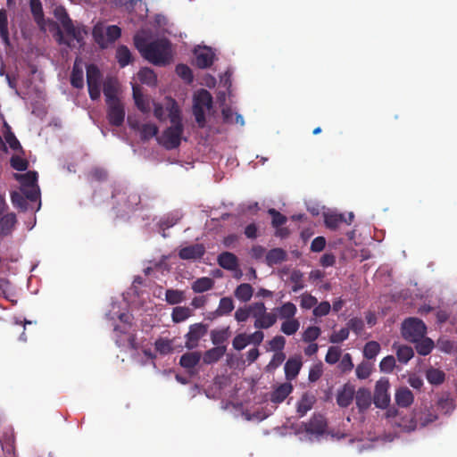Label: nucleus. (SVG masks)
Masks as SVG:
<instances>
[{"label": "nucleus", "instance_id": "nucleus-10", "mask_svg": "<svg viewBox=\"0 0 457 457\" xmlns=\"http://www.w3.org/2000/svg\"><path fill=\"white\" fill-rule=\"evenodd\" d=\"M389 381L386 378H381L378 381H377L373 397V402L376 407L380 409H386L389 405Z\"/></svg>", "mask_w": 457, "mask_h": 457}, {"label": "nucleus", "instance_id": "nucleus-23", "mask_svg": "<svg viewBox=\"0 0 457 457\" xmlns=\"http://www.w3.org/2000/svg\"><path fill=\"white\" fill-rule=\"evenodd\" d=\"M17 223L16 215L9 212L0 218V237H7L12 234Z\"/></svg>", "mask_w": 457, "mask_h": 457}, {"label": "nucleus", "instance_id": "nucleus-13", "mask_svg": "<svg viewBox=\"0 0 457 457\" xmlns=\"http://www.w3.org/2000/svg\"><path fill=\"white\" fill-rule=\"evenodd\" d=\"M133 99L137 109L145 114L150 112L154 104H156L151 100L147 96L142 93V89L138 85H133Z\"/></svg>", "mask_w": 457, "mask_h": 457}, {"label": "nucleus", "instance_id": "nucleus-44", "mask_svg": "<svg viewBox=\"0 0 457 457\" xmlns=\"http://www.w3.org/2000/svg\"><path fill=\"white\" fill-rule=\"evenodd\" d=\"M426 377L430 384L440 385L445 381V374L438 369L430 368L427 370Z\"/></svg>", "mask_w": 457, "mask_h": 457}, {"label": "nucleus", "instance_id": "nucleus-1", "mask_svg": "<svg viewBox=\"0 0 457 457\" xmlns=\"http://www.w3.org/2000/svg\"><path fill=\"white\" fill-rule=\"evenodd\" d=\"M134 44L142 57L154 65L166 66L172 60L171 43L167 38L148 42L145 37L135 36Z\"/></svg>", "mask_w": 457, "mask_h": 457}, {"label": "nucleus", "instance_id": "nucleus-45", "mask_svg": "<svg viewBox=\"0 0 457 457\" xmlns=\"http://www.w3.org/2000/svg\"><path fill=\"white\" fill-rule=\"evenodd\" d=\"M414 355L413 349L408 345H398L396 356L400 362L407 363Z\"/></svg>", "mask_w": 457, "mask_h": 457}, {"label": "nucleus", "instance_id": "nucleus-55", "mask_svg": "<svg viewBox=\"0 0 457 457\" xmlns=\"http://www.w3.org/2000/svg\"><path fill=\"white\" fill-rule=\"evenodd\" d=\"M341 349L338 346H330L325 356V361L328 364L337 363L341 356Z\"/></svg>", "mask_w": 457, "mask_h": 457}, {"label": "nucleus", "instance_id": "nucleus-18", "mask_svg": "<svg viewBox=\"0 0 457 457\" xmlns=\"http://www.w3.org/2000/svg\"><path fill=\"white\" fill-rule=\"evenodd\" d=\"M205 253V247L202 244H195L183 247L179 252V257L182 260L201 259Z\"/></svg>", "mask_w": 457, "mask_h": 457}, {"label": "nucleus", "instance_id": "nucleus-61", "mask_svg": "<svg viewBox=\"0 0 457 457\" xmlns=\"http://www.w3.org/2000/svg\"><path fill=\"white\" fill-rule=\"evenodd\" d=\"M395 366V359L393 355H387L383 358L379 363L381 371L389 373L393 371Z\"/></svg>", "mask_w": 457, "mask_h": 457}, {"label": "nucleus", "instance_id": "nucleus-31", "mask_svg": "<svg viewBox=\"0 0 457 457\" xmlns=\"http://www.w3.org/2000/svg\"><path fill=\"white\" fill-rule=\"evenodd\" d=\"M253 294V287L248 283H242L237 287L234 291L235 297L243 302L246 303L251 300Z\"/></svg>", "mask_w": 457, "mask_h": 457}, {"label": "nucleus", "instance_id": "nucleus-40", "mask_svg": "<svg viewBox=\"0 0 457 457\" xmlns=\"http://www.w3.org/2000/svg\"><path fill=\"white\" fill-rule=\"evenodd\" d=\"M277 312L280 319H294L297 309L296 306L291 303L287 302L283 303L280 307L277 308Z\"/></svg>", "mask_w": 457, "mask_h": 457}, {"label": "nucleus", "instance_id": "nucleus-28", "mask_svg": "<svg viewBox=\"0 0 457 457\" xmlns=\"http://www.w3.org/2000/svg\"><path fill=\"white\" fill-rule=\"evenodd\" d=\"M413 400V394L408 387H400L395 393V402L400 407L410 406Z\"/></svg>", "mask_w": 457, "mask_h": 457}, {"label": "nucleus", "instance_id": "nucleus-5", "mask_svg": "<svg viewBox=\"0 0 457 457\" xmlns=\"http://www.w3.org/2000/svg\"><path fill=\"white\" fill-rule=\"evenodd\" d=\"M427 327L418 318H408L402 324V336L410 342H417L425 337Z\"/></svg>", "mask_w": 457, "mask_h": 457}, {"label": "nucleus", "instance_id": "nucleus-8", "mask_svg": "<svg viewBox=\"0 0 457 457\" xmlns=\"http://www.w3.org/2000/svg\"><path fill=\"white\" fill-rule=\"evenodd\" d=\"M128 123L130 129L139 132L140 138L143 141H148L154 137H158V127L152 122L141 123L137 116H128Z\"/></svg>", "mask_w": 457, "mask_h": 457}, {"label": "nucleus", "instance_id": "nucleus-37", "mask_svg": "<svg viewBox=\"0 0 457 457\" xmlns=\"http://www.w3.org/2000/svg\"><path fill=\"white\" fill-rule=\"evenodd\" d=\"M314 398L310 396L308 394L302 395L301 399L297 403L296 411L300 417L304 416L313 406Z\"/></svg>", "mask_w": 457, "mask_h": 457}, {"label": "nucleus", "instance_id": "nucleus-48", "mask_svg": "<svg viewBox=\"0 0 457 457\" xmlns=\"http://www.w3.org/2000/svg\"><path fill=\"white\" fill-rule=\"evenodd\" d=\"M165 300L170 304H178L184 300V293L177 289H167L165 292Z\"/></svg>", "mask_w": 457, "mask_h": 457}, {"label": "nucleus", "instance_id": "nucleus-42", "mask_svg": "<svg viewBox=\"0 0 457 457\" xmlns=\"http://www.w3.org/2000/svg\"><path fill=\"white\" fill-rule=\"evenodd\" d=\"M234 302L231 297H222L220 300L216 313L219 316L228 315L234 310Z\"/></svg>", "mask_w": 457, "mask_h": 457}, {"label": "nucleus", "instance_id": "nucleus-63", "mask_svg": "<svg viewBox=\"0 0 457 457\" xmlns=\"http://www.w3.org/2000/svg\"><path fill=\"white\" fill-rule=\"evenodd\" d=\"M31 12L36 20V21H39V20L43 19L44 12L40 0H30L29 3Z\"/></svg>", "mask_w": 457, "mask_h": 457}, {"label": "nucleus", "instance_id": "nucleus-49", "mask_svg": "<svg viewBox=\"0 0 457 457\" xmlns=\"http://www.w3.org/2000/svg\"><path fill=\"white\" fill-rule=\"evenodd\" d=\"M176 73L185 82L191 83L193 81V73L191 69L183 63L178 64L176 66Z\"/></svg>", "mask_w": 457, "mask_h": 457}, {"label": "nucleus", "instance_id": "nucleus-7", "mask_svg": "<svg viewBox=\"0 0 457 457\" xmlns=\"http://www.w3.org/2000/svg\"><path fill=\"white\" fill-rule=\"evenodd\" d=\"M102 77V73L96 64L87 66V84L92 100L100 98Z\"/></svg>", "mask_w": 457, "mask_h": 457}, {"label": "nucleus", "instance_id": "nucleus-11", "mask_svg": "<svg viewBox=\"0 0 457 457\" xmlns=\"http://www.w3.org/2000/svg\"><path fill=\"white\" fill-rule=\"evenodd\" d=\"M208 326L203 323H195L189 327L188 332L186 334L185 346L188 350L195 349L198 346L200 339L206 335Z\"/></svg>", "mask_w": 457, "mask_h": 457}, {"label": "nucleus", "instance_id": "nucleus-2", "mask_svg": "<svg viewBox=\"0 0 457 457\" xmlns=\"http://www.w3.org/2000/svg\"><path fill=\"white\" fill-rule=\"evenodd\" d=\"M169 117L170 124L156 137V141L166 150H173L180 145L184 125L182 116Z\"/></svg>", "mask_w": 457, "mask_h": 457}, {"label": "nucleus", "instance_id": "nucleus-54", "mask_svg": "<svg viewBox=\"0 0 457 457\" xmlns=\"http://www.w3.org/2000/svg\"><path fill=\"white\" fill-rule=\"evenodd\" d=\"M11 201L15 207L21 209V211H26L28 209V202L26 197L19 192L14 191L11 193Z\"/></svg>", "mask_w": 457, "mask_h": 457}, {"label": "nucleus", "instance_id": "nucleus-19", "mask_svg": "<svg viewBox=\"0 0 457 457\" xmlns=\"http://www.w3.org/2000/svg\"><path fill=\"white\" fill-rule=\"evenodd\" d=\"M355 403L359 410V412H365L371 405L372 398L370 391L367 388L361 387L354 394Z\"/></svg>", "mask_w": 457, "mask_h": 457}, {"label": "nucleus", "instance_id": "nucleus-34", "mask_svg": "<svg viewBox=\"0 0 457 457\" xmlns=\"http://www.w3.org/2000/svg\"><path fill=\"white\" fill-rule=\"evenodd\" d=\"M71 84L73 87L82 88L84 87V73L82 67L75 62L71 74Z\"/></svg>", "mask_w": 457, "mask_h": 457}, {"label": "nucleus", "instance_id": "nucleus-17", "mask_svg": "<svg viewBox=\"0 0 457 457\" xmlns=\"http://www.w3.org/2000/svg\"><path fill=\"white\" fill-rule=\"evenodd\" d=\"M195 54L196 66L200 69L208 68L213 63L215 54L210 47L195 49Z\"/></svg>", "mask_w": 457, "mask_h": 457}, {"label": "nucleus", "instance_id": "nucleus-6", "mask_svg": "<svg viewBox=\"0 0 457 457\" xmlns=\"http://www.w3.org/2000/svg\"><path fill=\"white\" fill-rule=\"evenodd\" d=\"M255 312L253 313V326L257 329H267L277 322V315L273 312H267L263 302L254 303Z\"/></svg>", "mask_w": 457, "mask_h": 457}, {"label": "nucleus", "instance_id": "nucleus-9", "mask_svg": "<svg viewBox=\"0 0 457 457\" xmlns=\"http://www.w3.org/2000/svg\"><path fill=\"white\" fill-rule=\"evenodd\" d=\"M62 28L69 38L64 39L62 33L59 32L58 41L60 44H64L71 47L72 46L71 39L76 40L79 45L83 44L84 35L87 34L84 28L75 27L71 18L66 19L65 22H63Z\"/></svg>", "mask_w": 457, "mask_h": 457}, {"label": "nucleus", "instance_id": "nucleus-21", "mask_svg": "<svg viewBox=\"0 0 457 457\" xmlns=\"http://www.w3.org/2000/svg\"><path fill=\"white\" fill-rule=\"evenodd\" d=\"M201 357L202 354L200 352H188L180 357L179 364L186 369L188 373H192V370L199 364Z\"/></svg>", "mask_w": 457, "mask_h": 457}, {"label": "nucleus", "instance_id": "nucleus-38", "mask_svg": "<svg viewBox=\"0 0 457 457\" xmlns=\"http://www.w3.org/2000/svg\"><path fill=\"white\" fill-rule=\"evenodd\" d=\"M155 350L162 355H167L173 352V340L160 337L154 342Z\"/></svg>", "mask_w": 457, "mask_h": 457}, {"label": "nucleus", "instance_id": "nucleus-57", "mask_svg": "<svg viewBox=\"0 0 457 457\" xmlns=\"http://www.w3.org/2000/svg\"><path fill=\"white\" fill-rule=\"evenodd\" d=\"M349 337V328H342L337 332H333L329 337V342L332 344H339L346 340Z\"/></svg>", "mask_w": 457, "mask_h": 457}, {"label": "nucleus", "instance_id": "nucleus-51", "mask_svg": "<svg viewBox=\"0 0 457 457\" xmlns=\"http://www.w3.org/2000/svg\"><path fill=\"white\" fill-rule=\"evenodd\" d=\"M125 195H127L125 201V206L127 207V209L134 210L141 203V197L138 193L135 191H129L125 193Z\"/></svg>", "mask_w": 457, "mask_h": 457}, {"label": "nucleus", "instance_id": "nucleus-50", "mask_svg": "<svg viewBox=\"0 0 457 457\" xmlns=\"http://www.w3.org/2000/svg\"><path fill=\"white\" fill-rule=\"evenodd\" d=\"M268 213L271 216V225L273 228H278L286 224L287 219L274 208L268 210Z\"/></svg>", "mask_w": 457, "mask_h": 457}, {"label": "nucleus", "instance_id": "nucleus-12", "mask_svg": "<svg viewBox=\"0 0 457 457\" xmlns=\"http://www.w3.org/2000/svg\"><path fill=\"white\" fill-rule=\"evenodd\" d=\"M212 104V96L206 89L197 91L193 98V114H204Z\"/></svg>", "mask_w": 457, "mask_h": 457}, {"label": "nucleus", "instance_id": "nucleus-20", "mask_svg": "<svg viewBox=\"0 0 457 457\" xmlns=\"http://www.w3.org/2000/svg\"><path fill=\"white\" fill-rule=\"evenodd\" d=\"M287 260V253L280 247L272 248L265 255V262L268 266L280 264Z\"/></svg>", "mask_w": 457, "mask_h": 457}, {"label": "nucleus", "instance_id": "nucleus-24", "mask_svg": "<svg viewBox=\"0 0 457 457\" xmlns=\"http://www.w3.org/2000/svg\"><path fill=\"white\" fill-rule=\"evenodd\" d=\"M354 394L355 391L352 386L345 385L337 395V403L342 408L348 407L353 400Z\"/></svg>", "mask_w": 457, "mask_h": 457}, {"label": "nucleus", "instance_id": "nucleus-36", "mask_svg": "<svg viewBox=\"0 0 457 457\" xmlns=\"http://www.w3.org/2000/svg\"><path fill=\"white\" fill-rule=\"evenodd\" d=\"M214 286V280L208 277L197 278L192 284V290L195 293H204L211 290Z\"/></svg>", "mask_w": 457, "mask_h": 457}, {"label": "nucleus", "instance_id": "nucleus-25", "mask_svg": "<svg viewBox=\"0 0 457 457\" xmlns=\"http://www.w3.org/2000/svg\"><path fill=\"white\" fill-rule=\"evenodd\" d=\"M218 264L228 270H235L238 266L237 256L230 252H223L218 256Z\"/></svg>", "mask_w": 457, "mask_h": 457}, {"label": "nucleus", "instance_id": "nucleus-32", "mask_svg": "<svg viewBox=\"0 0 457 457\" xmlns=\"http://www.w3.org/2000/svg\"><path fill=\"white\" fill-rule=\"evenodd\" d=\"M115 57L121 68L129 65L133 61V56L130 50L128 48V46L123 45L117 47Z\"/></svg>", "mask_w": 457, "mask_h": 457}, {"label": "nucleus", "instance_id": "nucleus-43", "mask_svg": "<svg viewBox=\"0 0 457 457\" xmlns=\"http://www.w3.org/2000/svg\"><path fill=\"white\" fill-rule=\"evenodd\" d=\"M191 313L192 312L188 307L178 306L173 309L171 318L175 323H179L189 318Z\"/></svg>", "mask_w": 457, "mask_h": 457}, {"label": "nucleus", "instance_id": "nucleus-33", "mask_svg": "<svg viewBox=\"0 0 457 457\" xmlns=\"http://www.w3.org/2000/svg\"><path fill=\"white\" fill-rule=\"evenodd\" d=\"M230 337L229 327H226L220 329H212L211 331L212 343L216 346H222L228 337Z\"/></svg>", "mask_w": 457, "mask_h": 457}, {"label": "nucleus", "instance_id": "nucleus-52", "mask_svg": "<svg viewBox=\"0 0 457 457\" xmlns=\"http://www.w3.org/2000/svg\"><path fill=\"white\" fill-rule=\"evenodd\" d=\"M303 273L299 270H294L290 275V281L294 284L292 291L296 293L303 288Z\"/></svg>", "mask_w": 457, "mask_h": 457}, {"label": "nucleus", "instance_id": "nucleus-14", "mask_svg": "<svg viewBox=\"0 0 457 457\" xmlns=\"http://www.w3.org/2000/svg\"><path fill=\"white\" fill-rule=\"evenodd\" d=\"M436 419L437 416L429 411H415L407 428L409 430H414L418 427L423 428L428 424L434 422Z\"/></svg>", "mask_w": 457, "mask_h": 457}, {"label": "nucleus", "instance_id": "nucleus-46", "mask_svg": "<svg viewBox=\"0 0 457 457\" xmlns=\"http://www.w3.org/2000/svg\"><path fill=\"white\" fill-rule=\"evenodd\" d=\"M300 328V322L296 319H288L282 322L281 331L287 335L292 336L297 332Z\"/></svg>", "mask_w": 457, "mask_h": 457}, {"label": "nucleus", "instance_id": "nucleus-58", "mask_svg": "<svg viewBox=\"0 0 457 457\" xmlns=\"http://www.w3.org/2000/svg\"><path fill=\"white\" fill-rule=\"evenodd\" d=\"M248 345L247 334L240 333L232 340V346L237 351H241Z\"/></svg>", "mask_w": 457, "mask_h": 457}, {"label": "nucleus", "instance_id": "nucleus-16", "mask_svg": "<svg viewBox=\"0 0 457 457\" xmlns=\"http://www.w3.org/2000/svg\"><path fill=\"white\" fill-rule=\"evenodd\" d=\"M154 114H180L178 103L170 96H165L162 103L154 104Z\"/></svg>", "mask_w": 457, "mask_h": 457}, {"label": "nucleus", "instance_id": "nucleus-60", "mask_svg": "<svg viewBox=\"0 0 457 457\" xmlns=\"http://www.w3.org/2000/svg\"><path fill=\"white\" fill-rule=\"evenodd\" d=\"M347 328L351 329L356 335H360L364 328V322L361 318H352L347 322Z\"/></svg>", "mask_w": 457, "mask_h": 457}, {"label": "nucleus", "instance_id": "nucleus-64", "mask_svg": "<svg viewBox=\"0 0 457 457\" xmlns=\"http://www.w3.org/2000/svg\"><path fill=\"white\" fill-rule=\"evenodd\" d=\"M331 305L328 302H321L313 309V315L316 317L326 316L327 314L329 313Z\"/></svg>", "mask_w": 457, "mask_h": 457}, {"label": "nucleus", "instance_id": "nucleus-35", "mask_svg": "<svg viewBox=\"0 0 457 457\" xmlns=\"http://www.w3.org/2000/svg\"><path fill=\"white\" fill-rule=\"evenodd\" d=\"M324 221L328 228L336 230L340 224L346 222V219L345 215L341 213H327L324 216Z\"/></svg>", "mask_w": 457, "mask_h": 457}, {"label": "nucleus", "instance_id": "nucleus-30", "mask_svg": "<svg viewBox=\"0 0 457 457\" xmlns=\"http://www.w3.org/2000/svg\"><path fill=\"white\" fill-rule=\"evenodd\" d=\"M15 179H17L22 188H28L37 185V171H28L24 174H14Z\"/></svg>", "mask_w": 457, "mask_h": 457}, {"label": "nucleus", "instance_id": "nucleus-22", "mask_svg": "<svg viewBox=\"0 0 457 457\" xmlns=\"http://www.w3.org/2000/svg\"><path fill=\"white\" fill-rule=\"evenodd\" d=\"M293 391V386L289 382L280 384L270 394V402L274 403H282Z\"/></svg>", "mask_w": 457, "mask_h": 457}, {"label": "nucleus", "instance_id": "nucleus-53", "mask_svg": "<svg viewBox=\"0 0 457 457\" xmlns=\"http://www.w3.org/2000/svg\"><path fill=\"white\" fill-rule=\"evenodd\" d=\"M0 36L5 41L9 40V32H8V19L6 11L4 9L0 10Z\"/></svg>", "mask_w": 457, "mask_h": 457}, {"label": "nucleus", "instance_id": "nucleus-4", "mask_svg": "<svg viewBox=\"0 0 457 457\" xmlns=\"http://www.w3.org/2000/svg\"><path fill=\"white\" fill-rule=\"evenodd\" d=\"M92 36L99 47L105 49L121 37V29L117 25L104 27L102 23H97L92 29Z\"/></svg>", "mask_w": 457, "mask_h": 457}, {"label": "nucleus", "instance_id": "nucleus-15", "mask_svg": "<svg viewBox=\"0 0 457 457\" xmlns=\"http://www.w3.org/2000/svg\"><path fill=\"white\" fill-rule=\"evenodd\" d=\"M327 428V421L323 415L314 414L310 420L304 424V430L308 434L322 435Z\"/></svg>", "mask_w": 457, "mask_h": 457}, {"label": "nucleus", "instance_id": "nucleus-3", "mask_svg": "<svg viewBox=\"0 0 457 457\" xmlns=\"http://www.w3.org/2000/svg\"><path fill=\"white\" fill-rule=\"evenodd\" d=\"M103 93L108 108V114H125L121 100V90L116 78L107 77L103 82Z\"/></svg>", "mask_w": 457, "mask_h": 457}, {"label": "nucleus", "instance_id": "nucleus-56", "mask_svg": "<svg viewBox=\"0 0 457 457\" xmlns=\"http://www.w3.org/2000/svg\"><path fill=\"white\" fill-rule=\"evenodd\" d=\"M320 328L316 326H311L306 328L303 335V340L307 343L315 341L320 335Z\"/></svg>", "mask_w": 457, "mask_h": 457}, {"label": "nucleus", "instance_id": "nucleus-26", "mask_svg": "<svg viewBox=\"0 0 457 457\" xmlns=\"http://www.w3.org/2000/svg\"><path fill=\"white\" fill-rule=\"evenodd\" d=\"M302 361L299 357L289 358L285 364V375L287 379L292 380L297 377L302 368Z\"/></svg>", "mask_w": 457, "mask_h": 457}, {"label": "nucleus", "instance_id": "nucleus-39", "mask_svg": "<svg viewBox=\"0 0 457 457\" xmlns=\"http://www.w3.org/2000/svg\"><path fill=\"white\" fill-rule=\"evenodd\" d=\"M255 312L254 303L244 307H239L235 312V320L237 322H245L250 316L253 318Z\"/></svg>", "mask_w": 457, "mask_h": 457}, {"label": "nucleus", "instance_id": "nucleus-41", "mask_svg": "<svg viewBox=\"0 0 457 457\" xmlns=\"http://www.w3.org/2000/svg\"><path fill=\"white\" fill-rule=\"evenodd\" d=\"M416 351L420 355H428L434 348V342L428 337H423L417 342H414Z\"/></svg>", "mask_w": 457, "mask_h": 457}, {"label": "nucleus", "instance_id": "nucleus-62", "mask_svg": "<svg viewBox=\"0 0 457 457\" xmlns=\"http://www.w3.org/2000/svg\"><path fill=\"white\" fill-rule=\"evenodd\" d=\"M26 197V200L36 202L40 198V190L38 186H34L28 188H21Z\"/></svg>", "mask_w": 457, "mask_h": 457}, {"label": "nucleus", "instance_id": "nucleus-29", "mask_svg": "<svg viewBox=\"0 0 457 457\" xmlns=\"http://www.w3.org/2000/svg\"><path fill=\"white\" fill-rule=\"evenodd\" d=\"M226 345L215 346L207 350L203 357L205 364H212L217 362L226 353Z\"/></svg>", "mask_w": 457, "mask_h": 457}, {"label": "nucleus", "instance_id": "nucleus-47", "mask_svg": "<svg viewBox=\"0 0 457 457\" xmlns=\"http://www.w3.org/2000/svg\"><path fill=\"white\" fill-rule=\"evenodd\" d=\"M380 352V345L376 341L366 343L363 348V355L367 359H374Z\"/></svg>", "mask_w": 457, "mask_h": 457}, {"label": "nucleus", "instance_id": "nucleus-59", "mask_svg": "<svg viewBox=\"0 0 457 457\" xmlns=\"http://www.w3.org/2000/svg\"><path fill=\"white\" fill-rule=\"evenodd\" d=\"M10 162L11 166L18 171H24L28 169L29 166V162L18 155L12 156Z\"/></svg>", "mask_w": 457, "mask_h": 457}, {"label": "nucleus", "instance_id": "nucleus-27", "mask_svg": "<svg viewBox=\"0 0 457 457\" xmlns=\"http://www.w3.org/2000/svg\"><path fill=\"white\" fill-rule=\"evenodd\" d=\"M137 79L148 87H155L157 85V76L153 69L148 67L141 68L137 72Z\"/></svg>", "mask_w": 457, "mask_h": 457}]
</instances>
